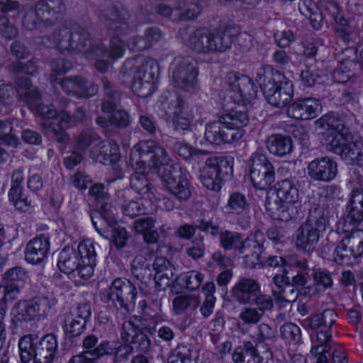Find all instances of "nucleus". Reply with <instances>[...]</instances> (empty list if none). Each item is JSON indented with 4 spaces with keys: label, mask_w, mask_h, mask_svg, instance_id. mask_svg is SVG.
Here are the masks:
<instances>
[{
    "label": "nucleus",
    "mask_w": 363,
    "mask_h": 363,
    "mask_svg": "<svg viewBox=\"0 0 363 363\" xmlns=\"http://www.w3.org/2000/svg\"><path fill=\"white\" fill-rule=\"evenodd\" d=\"M116 202L121 206L123 213L131 218L145 213L143 203L134 198L131 189H124L117 191Z\"/></svg>",
    "instance_id": "cd10ccee"
},
{
    "label": "nucleus",
    "mask_w": 363,
    "mask_h": 363,
    "mask_svg": "<svg viewBox=\"0 0 363 363\" xmlns=\"http://www.w3.org/2000/svg\"><path fill=\"white\" fill-rule=\"evenodd\" d=\"M37 5L51 26L62 17L66 10L63 0H40Z\"/></svg>",
    "instance_id": "f704fd0d"
},
{
    "label": "nucleus",
    "mask_w": 363,
    "mask_h": 363,
    "mask_svg": "<svg viewBox=\"0 0 363 363\" xmlns=\"http://www.w3.org/2000/svg\"><path fill=\"white\" fill-rule=\"evenodd\" d=\"M184 101L182 97L177 94H170L162 102L163 109L167 116L172 118L179 115H184Z\"/></svg>",
    "instance_id": "864d4df0"
},
{
    "label": "nucleus",
    "mask_w": 363,
    "mask_h": 363,
    "mask_svg": "<svg viewBox=\"0 0 363 363\" xmlns=\"http://www.w3.org/2000/svg\"><path fill=\"white\" fill-rule=\"evenodd\" d=\"M176 10L179 11V19L182 21L192 20L197 17L201 11V6L197 3L186 2L184 0L177 3Z\"/></svg>",
    "instance_id": "e2e57ef3"
},
{
    "label": "nucleus",
    "mask_w": 363,
    "mask_h": 363,
    "mask_svg": "<svg viewBox=\"0 0 363 363\" xmlns=\"http://www.w3.org/2000/svg\"><path fill=\"white\" fill-rule=\"evenodd\" d=\"M266 147L270 153L279 157L284 156L292 150V141L289 136L272 134L266 140Z\"/></svg>",
    "instance_id": "4c0bfd02"
},
{
    "label": "nucleus",
    "mask_w": 363,
    "mask_h": 363,
    "mask_svg": "<svg viewBox=\"0 0 363 363\" xmlns=\"http://www.w3.org/2000/svg\"><path fill=\"white\" fill-rule=\"evenodd\" d=\"M186 45L199 54H212L211 30L199 28L189 35Z\"/></svg>",
    "instance_id": "7c9ffc66"
},
{
    "label": "nucleus",
    "mask_w": 363,
    "mask_h": 363,
    "mask_svg": "<svg viewBox=\"0 0 363 363\" xmlns=\"http://www.w3.org/2000/svg\"><path fill=\"white\" fill-rule=\"evenodd\" d=\"M130 186L138 194L146 195L148 199H152L153 186L145 174L140 172L133 174L130 177Z\"/></svg>",
    "instance_id": "3c124183"
},
{
    "label": "nucleus",
    "mask_w": 363,
    "mask_h": 363,
    "mask_svg": "<svg viewBox=\"0 0 363 363\" xmlns=\"http://www.w3.org/2000/svg\"><path fill=\"white\" fill-rule=\"evenodd\" d=\"M106 206L100 207L99 210H91L89 213L92 224L101 235H104L106 233L108 226L115 222L113 208H106Z\"/></svg>",
    "instance_id": "c9c22d12"
},
{
    "label": "nucleus",
    "mask_w": 363,
    "mask_h": 363,
    "mask_svg": "<svg viewBox=\"0 0 363 363\" xmlns=\"http://www.w3.org/2000/svg\"><path fill=\"white\" fill-rule=\"evenodd\" d=\"M327 149L351 164L363 166V140L350 139V136L334 134L328 138Z\"/></svg>",
    "instance_id": "423d86ee"
},
{
    "label": "nucleus",
    "mask_w": 363,
    "mask_h": 363,
    "mask_svg": "<svg viewBox=\"0 0 363 363\" xmlns=\"http://www.w3.org/2000/svg\"><path fill=\"white\" fill-rule=\"evenodd\" d=\"M299 11L308 18L313 28L318 30L322 26L323 17L317 5L311 0H305L299 4Z\"/></svg>",
    "instance_id": "09e8293b"
},
{
    "label": "nucleus",
    "mask_w": 363,
    "mask_h": 363,
    "mask_svg": "<svg viewBox=\"0 0 363 363\" xmlns=\"http://www.w3.org/2000/svg\"><path fill=\"white\" fill-rule=\"evenodd\" d=\"M37 4L34 7H29L23 18V26L29 30L51 26L45 15L40 13Z\"/></svg>",
    "instance_id": "a19ab883"
},
{
    "label": "nucleus",
    "mask_w": 363,
    "mask_h": 363,
    "mask_svg": "<svg viewBox=\"0 0 363 363\" xmlns=\"http://www.w3.org/2000/svg\"><path fill=\"white\" fill-rule=\"evenodd\" d=\"M29 301L37 319L45 318L55 304L54 300H50L47 296H35Z\"/></svg>",
    "instance_id": "6e6d98bb"
},
{
    "label": "nucleus",
    "mask_w": 363,
    "mask_h": 363,
    "mask_svg": "<svg viewBox=\"0 0 363 363\" xmlns=\"http://www.w3.org/2000/svg\"><path fill=\"white\" fill-rule=\"evenodd\" d=\"M308 277L306 274L298 273L291 279L290 284L294 287H301L300 294L306 297H312L319 294V290L315 285H307Z\"/></svg>",
    "instance_id": "13d9d810"
},
{
    "label": "nucleus",
    "mask_w": 363,
    "mask_h": 363,
    "mask_svg": "<svg viewBox=\"0 0 363 363\" xmlns=\"http://www.w3.org/2000/svg\"><path fill=\"white\" fill-rule=\"evenodd\" d=\"M308 172L314 180L329 182L337 176V165L330 157H319L309 163Z\"/></svg>",
    "instance_id": "5701e85b"
},
{
    "label": "nucleus",
    "mask_w": 363,
    "mask_h": 363,
    "mask_svg": "<svg viewBox=\"0 0 363 363\" xmlns=\"http://www.w3.org/2000/svg\"><path fill=\"white\" fill-rule=\"evenodd\" d=\"M205 167L201 171L200 179L208 189L218 191L223 181L233 177L232 162L225 157H206Z\"/></svg>",
    "instance_id": "20e7f679"
},
{
    "label": "nucleus",
    "mask_w": 363,
    "mask_h": 363,
    "mask_svg": "<svg viewBox=\"0 0 363 363\" xmlns=\"http://www.w3.org/2000/svg\"><path fill=\"white\" fill-rule=\"evenodd\" d=\"M154 280L156 288L162 291L172 286L175 281L179 280V277L175 274L174 267H170L169 269L162 273L156 272L154 276Z\"/></svg>",
    "instance_id": "052dcab7"
},
{
    "label": "nucleus",
    "mask_w": 363,
    "mask_h": 363,
    "mask_svg": "<svg viewBox=\"0 0 363 363\" xmlns=\"http://www.w3.org/2000/svg\"><path fill=\"white\" fill-rule=\"evenodd\" d=\"M321 108L319 100L315 98L299 99L288 107L287 114L296 120H308L315 118Z\"/></svg>",
    "instance_id": "4be33fe9"
},
{
    "label": "nucleus",
    "mask_w": 363,
    "mask_h": 363,
    "mask_svg": "<svg viewBox=\"0 0 363 363\" xmlns=\"http://www.w3.org/2000/svg\"><path fill=\"white\" fill-rule=\"evenodd\" d=\"M138 295L137 288L130 280L116 279L108 293V301L111 302L123 316L133 311Z\"/></svg>",
    "instance_id": "39448f33"
},
{
    "label": "nucleus",
    "mask_w": 363,
    "mask_h": 363,
    "mask_svg": "<svg viewBox=\"0 0 363 363\" xmlns=\"http://www.w3.org/2000/svg\"><path fill=\"white\" fill-rule=\"evenodd\" d=\"M259 290V284L254 279H240L232 289L233 296L240 303H248Z\"/></svg>",
    "instance_id": "2f4dec72"
},
{
    "label": "nucleus",
    "mask_w": 363,
    "mask_h": 363,
    "mask_svg": "<svg viewBox=\"0 0 363 363\" xmlns=\"http://www.w3.org/2000/svg\"><path fill=\"white\" fill-rule=\"evenodd\" d=\"M211 35L212 54L225 52L229 50L235 43V33L230 28L211 31Z\"/></svg>",
    "instance_id": "72a5a7b5"
},
{
    "label": "nucleus",
    "mask_w": 363,
    "mask_h": 363,
    "mask_svg": "<svg viewBox=\"0 0 363 363\" xmlns=\"http://www.w3.org/2000/svg\"><path fill=\"white\" fill-rule=\"evenodd\" d=\"M13 323L18 325L19 323H28L35 319L30 301H20L13 308Z\"/></svg>",
    "instance_id": "603ef678"
},
{
    "label": "nucleus",
    "mask_w": 363,
    "mask_h": 363,
    "mask_svg": "<svg viewBox=\"0 0 363 363\" xmlns=\"http://www.w3.org/2000/svg\"><path fill=\"white\" fill-rule=\"evenodd\" d=\"M225 208L232 213L243 214L244 219L241 223L243 227L249 225L250 218L247 214L249 212L250 204L247 203L245 195L239 192L231 194Z\"/></svg>",
    "instance_id": "58836bf2"
},
{
    "label": "nucleus",
    "mask_w": 363,
    "mask_h": 363,
    "mask_svg": "<svg viewBox=\"0 0 363 363\" xmlns=\"http://www.w3.org/2000/svg\"><path fill=\"white\" fill-rule=\"evenodd\" d=\"M346 216L339 222L340 230H347L350 225H359L363 221V189H355L346 207Z\"/></svg>",
    "instance_id": "aec40b11"
},
{
    "label": "nucleus",
    "mask_w": 363,
    "mask_h": 363,
    "mask_svg": "<svg viewBox=\"0 0 363 363\" xmlns=\"http://www.w3.org/2000/svg\"><path fill=\"white\" fill-rule=\"evenodd\" d=\"M319 123L323 128H328L335 130V134H346L344 133L345 124L340 115L335 112H329L323 115L320 119Z\"/></svg>",
    "instance_id": "5fc2aeb1"
},
{
    "label": "nucleus",
    "mask_w": 363,
    "mask_h": 363,
    "mask_svg": "<svg viewBox=\"0 0 363 363\" xmlns=\"http://www.w3.org/2000/svg\"><path fill=\"white\" fill-rule=\"evenodd\" d=\"M197 357V351L193 345L180 343L172 352L168 363H193Z\"/></svg>",
    "instance_id": "79ce46f5"
},
{
    "label": "nucleus",
    "mask_w": 363,
    "mask_h": 363,
    "mask_svg": "<svg viewBox=\"0 0 363 363\" xmlns=\"http://www.w3.org/2000/svg\"><path fill=\"white\" fill-rule=\"evenodd\" d=\"M125 14L123 11H119L111 4L101 6L98 11V17L101 23L107 28L110 34L116 35H125L130 30Z\"/></svg>",
    "instance_id": "2eb2a0df"
},
{
    "label": "nucleus",
    "mask_w": 363,
    "mask_h": 363,
    "mask_svg": "<svg viewBox=\"0 0 363 363\" xmlns=\"http://www.w3.org/2000/svg\"><path fill=\"white\" fill-rule=\"evenodd\" d=\"M250 177L253 186L260 190L267 189L274 182V168L265 155L256 152L249 160Z\"/></svg>",
    "instance_id": "9b49d317"
},
{
    "label": "nucleus",
    "mask_w": 363,
    "mask_h": 363,
    "mask_svg": "<svg viewBox=\"0 0 363 363\" xmlns=\"http://www.w3.org/2000/svg\"><path fill=\"white\" fill-rule=\"evenodd\" d=\"M42 95L40 93L35 99H32L27 106L35 114L43 118L52 120L53 122L59 119V112L52 108V105L44 104L41 102Z\"/></svg>",
    "instance_id": "de8ad7c7"
},
{
    "label": "nucleus",
    "mask_w": 363,
    "mask_h": 363,
    "mask_svg": "<svg viewBox=\"0 0 363 363\" xmlns=\"http://www.w3.org/2000/svg\"><path fill=\"white\" fill-rule=\"evenodd\" d=\"M101 82L104 89L101 111L104 113L112 112L121 101V94L113 88L106 78H103Z\"/></svg>",
    "instance_id": "c03bdc74"
},
{
    "label": "nucleus",
    "mask_w": 363,
    "mask_h": 363,
    "mask_svg": "<svg viewBox=\"0 0 363 363\" xmlns=\"http://www.w3.org/2000/svg\"><path fill=\"white\" fill-rule=\"evenodd\" d=\"M230 88V97L238 104H246L256 98L257 90L252 79L246 75L230 72L226 77Z\"/></svg>",
    "instance_id": "ddd939ff"
},
{
    "label": "nucleus",
    "mask_w": 363,
    "mask_h": 363,
    "mask_svg": "<svg viewBox=\"0 0 363 363\" xmlns=\"http://www.w3.org/2000/svg\"><path fill=\"white\" fill-rule=\"evenodd\" d=\"M155 82L147 79H141L140 76H133L132 89L139 97L145 98L153 93Z\"/></svg>",
    "instance_id": "0e129e2a"
},
{
    "label": "nucleus",
    "mask_w": 363,
    "mask_h": 363,
    "mask_svg": "<svg viewBox=\"0 0 363 363\" xmlns=\"http://www.w3.org/2000/svg\"><path fill=\"white\" fill-rule=\"evenodd\" d=\"M121 337L124 344L118 347L112 345L115 356L123 350L125 354H129L133 350L143 353H147L150 351L151 340L149 336L136 327L131 320L123 323Z\"/></svg>",
    "instance_id": "6e6552de"
},
{
    "label": "nucleus",
    "mask_w": 363,
    "mask_h": 363,
    "mask_svg": "<svg viewBox=\"0 0 363 363\" xmlns=\"http://www.w3.org/2000/svg\"><path fill=\"white\" fill-rule=\"evenodd\" d=\"M91 313L90 304L82 303L67 314L64 323V330L66 335L70 337L80 335L86 328Z\"/></svg>",
    "instance_id": "6ab92c4d"
},
{
    "label": "nucleus",
    "mask_w": 363,
    "mask_h": 363,
    "mask_svg": "<svg viewBox=\"0 0 363 363\" xmlns=\"http://www.w3.org/2000/svg\"><path fill=\"white\" fill-rule=\"evenodd\" d=\"M173 147L174 151L185 160L192 158L194 160L199 161L200 160H204V157L208 155L207 151L194 149L188 144L182 142H176Z\"/></svg>",
    "instance_id": "4d7b16f0"
},
{
    "label": "nucleus",
    "mask_w": 363,
    "mask_h": 363,
    "mask_svg": "<svg viewBox=\"0 0 363 363\" xmlns=\"http://www.w3.org/2000/svg\"><path fill=\"white\" fill-rule=\"evenodd\" d=\"M357 225H350L347 230H340L337 224V232L342 235V240L349 245L356 255H363V230L357 228Z\"/></svg>",
    "instance_id": "e433bc0d"
},
{
    "label": "nucleus",
    "mask_w": 363,
    "mask_h": 363,
    "mask_svg": "<svg viewBox=\"0 0 363 363\" xmlns=\"http://www.w3.org/2000/svg\"><path fill=\"white\" fill-rule=\"evenodd\" d=\"M221 121L225 125H228V128L238 130L242 133V137L244 135L242 128L247 125L249 122V118L245 111L233 110L228 114L223 115L220 117Z\"/></svg>",
    "instance_id": "49530a36"
},
{
    "label": "nucleus",
    "mask_w": 363,
    "mask_h": 363,
    "mask_svg": "<svg viewBox=\"0 0 363 363\" xmlns=\"http://www.w3.org/2000/svg\"><path fill=\"white\" fill-rule=\"evenodd\" d=\"M60 84L67 94L77 98H89L98 92L96 85L80 76L64 77Z\"/></svg>",
    "instance_id": "412c9836"
},
{
    "label": "nucleus",
    "mask_w": 363,
    "mask_h": 363,
    "mask_svg": "<svg viewBox=\"0 0 363 363\" xmlns=\"http://www.w3.org/2000/svg\"><path fill=\"white\" fill-rule=\"evenodd\" d=\"M84 351L73 356L68 363H96V360L105 356L113 354L112 344L108 340L99 342L94 334H88L82 341Z\"/></svg>",
    "instance_id": "1a4fd4ad"
},
{
    "label": "nucleus",
    "mask_w": 363,
    "mask_h": 363,
    "mask_svg": "<svg viewBox=\"0 0 363 363\" xmlns=\"http://www.w3.org/2000/svg\"><path fill=\"white\" fill-rule=\"evenodd\" d=\"M199 297L195 295L182 294L173 300L174 310L177 314L184 313L187 308H196L199 305Z\"/></svg>",
    "instance_id": "680f3d73"
},
{
    "label": "nucleus",
    "mask_w": 363,
    "mask_h": 363,
    "mask_svg": "<svg viewBox=\"0 0 363 363\" xmlns=\"http://www.w3.org/2000/svg\"><path fill=\"white\" fill-rule=\"evenodd\" d=\"M72 51L83 52L91 45V35L87 29L75 26L72 28Z\"/></svg>",
    "instance_id": "a18cd8bd"
},
{
    "label": "nucleus",
    "mask_w": 363,
    "mask_h": 363,
    "mask_svg": "<svg viewBox=\"0 0 363 363\" xmlns=\"http://www.w3.org/2000/svg\"><path fill=\"white\" fill-rule=\"evenodd\" d=\"M9 201L20 211L26 212L31 206V200L23 192V188H11L9 191Z\"/></svg>",
    "instance_id": "bf43d9fd"
},
{
    "label": "nucleus",
    "mask_w": 363,
    "mask_h": 363,
    "mask_svg": "<svg viewBox=\"0 0 363 363\" xmlns=\"http://www.w3.org/2000/svg\"><path fill=\"white\" fill-rule=\"evenodd\" d=\"M171 69L174 86L189 91L195 89L199 75L196 60L189 57H177L171 65Z\"/></svg>",
    "instance_id": "0eeeda50"
},
{
    "label": "nucleus",
    "mask_w": 363,
    "mask_h": 363,
    "mask_svg": "<svg viewBox=\"0 0 363 363\" xmlns=\"http://www.w3.org/2000/svg\"><path fill=\"white\" fill-rule=\"evenodd\" d=\"M298 191L289 179L279 182L274 192L268 194L265 208L269 216L281 221H289L298 214Z\"/></svg>",
    "instance_id": "f257e3e1"
},
{
    "label": "nucleus",
    "mask_w": 363,
    "mask_h": 363,
    "mask_svg": "<svg viewBox=\"0 0 363 363\" xmlns=\"http://www.w3.org/2000/svg\"><path fill=\"white\" fill-rule=\"evenodd\" d=\"M50 239L45 235H40L31 239L24 251L25 259L32 264L43 263L50 252Z\"/></svg>",
    "instance_id": "b1692460"
},
{
    "label": "nucleus",
    "mask_w": 363,
    "mask_h": 363,
    "mask_svg": "<svg viewBox=\"0 0 363 363\" xmlns=\"http://www.w3.org/2000/svg\"><path fill=\"white\" fill-rule=\"evenodd\" d=\"M337 318V314L333 309H325L322 313L310 315L306 322L311 330H317L323 328L330 330Z\"/></svg>",
    "instance_id": "ea45409f"
},
{
    "label": "nucleus",
    "mask_w": 363,
    "mask_h": 363,
    "mask_svg": "<svg viewBox=\"0 0 363 363\" xmlns=\"http://www.w3.org/2000/svg\"><path fill=\"white\" fill-rule=\"evenodd\" d=\"M83 265L73 248L65 247L60 252L57 266L61 272L65 274L77 273L84 279L83 274L80 272Z\"/></svg>",
    "instance_id": "c756f323"
},
{
    "label": "nucleus",
    "mask_w": 363,
    "mask_h": 363,
    "mask_svg": "<svg viewBox=\"0 0 363 363\" xmlns=\"http://www.w3.org/2000/svg\"><path fill=\"white\" fill-rule=\"evenodd\" d=\"M130 164L138 169L159 168L168 164L170 157L166 150L154 140L143 141L131 150Z\"/></svg>",
    "instance_id": "7ed1b4c3"
},
{
    "label": "nucleus",
    "mask_w": 363,
    "mask_h": 363,
    "mask_svg": "<svg viewBox=\"0 0 363 363\" xmlns=\"http://www.w3.org/2000/svg\"><path fill=\"white\" fill-rule=\"evenodd\" d=\"M126 67H134V77L140 76L141 79H147L156 82L159 74V65L155 60L144 59L139 64L135 60H128L125 63Z\"/></svg>",
    "instance_id": "473e14b6"
},
{
    "label": "nucleus",
    "mask_w": 363,
    "mask_h": 363,
    "mask_svg": "<svg viewBox=\"0 0 363 363\" xmlns=\"http://www.w3.org/2000/svg\"><path fill=\"white\" fill-rule=\"evenodd\" d=\"M89 195L94 198L99 208H112L109 203V194L102 184H95L89 189Z\"/></svg>",
    "instance_id": "338daca9"
},
{
    "label": "nucleus",
    "mask_w": 363,
    "mask_h": 363,
    "mask_svg": "<svg viewBox=\"0 0 363 363\" xmlns=\"http://www.w3.org/2000/svg\"><path fill=\"white\" fill-rule=\"evenodd\" d=\"M196 226L199 230L209 233L213 237L218 235L220 245L225 250L238 251L241 244L242 236L240 233L228 230H220L219 226L211 221L200 219Z\"/></svg>",
    "instance_id": "f3484780"
},
{
    "label": "nucleus",
    "mask_w": 363,
    "mask_h": 363,
    "mask_svg": "<svg viewBox=\"0 0 363 363\" xmlns=\"http://www.w3.org/2000/svg\"><path fill=\"white\" fill-rule=\"evenodd\" d=\"M336 191L340 192V189L335 186H328L323 196V191L319 194V199L311 201V207L308 209L307 220L304 222L308 225L316 227L324 231L329 222V203L328 198Z\"/></svg>",
    "instance_id": "4468645a"
},
{
    "label": "nucleus",
    "mask_w": 363,
    "mask_h": 363,
    "mask_svg": "<svg viewBox=\"0 0 363 363\" xmlns=\"http://www.w3.org/2000/svg\"><path fill=\"white\" fill-rule=\"evenodd\" d=\"M21 362L28 363L33 359L35 363H52L57 352V341L53 334L41 338L35 335L23 336L18 342Z\"/></svg>",
    "instance_id": "f03ea898"
},
{
    "label": "nucleus",
    "mask_w": 363,
    "mask_h": 363,
    "mask_svg": "<svg viewBox=\"0 0 363 363\" xmlns=\"http://www.w3.org/2000/svg\"><path fill=\"white\" fill-rule=\"evenodd\" d=\"M77 254L84 264L80 272L83 274L84 279L86 280L93 275L96 266V252L94 242L91 240L81 242L77 247Z\"/></svg>",
    "instance_id": "393cba45"
},
{
    "label": "nucleus",
    "mask_w": 363,
    "mask_h": 363,
    "mask_svg": "<svg viewBox=\"0 0 363 363\" xmlns=\"http://www.w3.org/2000/svg\"><path fill=\"white\" fill-rule=\"evenodd\" d=\"M264 235L260 231L251 233L246 239L242 240L238 252L242 255L243 262L249 267H255L259 262H263Z\"/></svg>",
    "instance_id": "dca6fc26"
},
{
    "label": "nucleus",
    "mask_w": 363,
    "mask_h": 363,
    "mask_svg": "<svg viewBox=\"0 0 363 363\" xmlns=\"http://www.w3.org/2000/svg\"><path fill=\"white\" fill-rule=\"evenodd\" d=\"M161 179L168 191L179 201L189 199L191 196L190 184L180 169L173 166L164 167Z\"/></svg>",
    "instance_id": "f8f14e48"
},
{
    "label": "nucleus",
    "mask_w": 363,
    "mask_h": 363,
    "mask_svg": "<svg viewBox=\"0 0 363 363\" xmlns=\"http://www.w3.org/2000/svg\"><path fill=\"white\" fill-rule=\"evenodd\" d=\"M72 28L65 26L57 28L51 35L41 38L43 45L59 50L72 51Z\"/></svg>",
    "instance_id": "c85d7f7f"
},
{
    "label": "nucleus",
    "mask_w": 363,
    "mask_h": 363,
    "mask_svg": "<svg viewBox=\"0 0 363 363\" xmlns=\"http://www.w3.org/2000/svg\"><path fill=\"white\" fill-rule=\"evenodd\" d=\"M323 232L316 227L303 223L296 231V247L304 252H312L316 247L320 239V233Z\"/></svg>",
    "instance_id": "bb28decb"
},
{
    "label": "nucleus",
    "mask_w": 363,
    "mask_h": 363,
    "mask_svg": "<svg viewBox=\"0 0 363 363\" xmlns=\"http://www.w3.org/2000/svg\"><path fill=\"white\" fill-rule=\"evenodd\" d=\"M90 157L104 164L116 162L120 158L118 145L112 140H103L90 150Z\"/></svg>",
    "instance_id": "a878e982"
},
{
    "label": "nucleus",
    "mask_w": 363,
    "mask_h": 363,
    "mask_svg": "<svg viewBox=\"0 0 363 363\" xmlns=\"http://www.w3.org/2000/svg\"><path fill=\"white\" fill-rule=\"evenodd\" d=\"M205 138L211 144L220 145L238 141L242 138V133L228 128L219 118L206 125Z\"/></svg>",
    "instance_id": "a211bd4d"
},
{
    "label": "nucleus",
    "mask_w": 363,
    "mask_h": 363,
    "mask_svg": "<svg viewBox=\"0 0 363 363\" xmlns=\"http://www.w3.org/2000/svg\"><path fill=\"white\" fill-rule=\"evenodd\" d=\"M16 86L18 99L26 105L40 94L38 89L33 86L31 80L26 77L17 78Z\"/></svg>",
    "instance_id": "37998d69"
},
{
    "label": "nucleus",
    "mask_w": 363,
    "mask_h": 363,
    "mask_svg": "<svg viewBox=\"0 0 363 363\" xmlns=\"http://www.w3.org/2000/svg\"><path fill=\"white\" fill-rule=\"evenodd\" d=\"M64 125L65 124L60 123V118L54 122L45 121L42 124L45 129L50 131L55 140L60 143H65L69 140V135L63 128Z\"/></svg>",
    "instance_id": "69168bd1"
},
{
    "label": "nucleus",
    "mask_w": 363,
    "mask_h": 363,
    "mask_svg": "<svg viewBox=\"0 0 363 363\" xmlns=\"http://www.w3.org/2000/svg\"><path fill=\"white\" fill-rule=\"evenodd\" d=\"M263 94L271 106L284 108L292 100L294 86L284 74H278L272 79V82L264 84Z\"/></svg>",
    "instance_id": "9d476101"
},
{
    "label": "nucleus",
    "mask_w": 363,
    "mask_h": 363,
    "mask_svg": "<svg viewBox=\"0 0 363 363\" xmlns=\"http://www.w3.org/2000/svg\"><path fill=\"white\" fill-rule=\"evenodd\" d=\"M334 261L340 265L348 266L352 264L360 255H356L349 245L342 239L337 243L334 250Z\"/></svg>",
    "instance_id": "8fccbe9b"
},
{
    "label": "nucleus",
    "mask_w": 363,
    "mask_h": 363,
    "mask_svg": "<svg viewBox=\"0 0 363 363\" xmlns=\"http://www.w3.org/2000/svg\"><path fill=\"white\" fill-rule=\"evenodd\" d=\"M312 277L314 283L312 285H315L317 289L320 291L325 290L331 288L333 286V279L330 274L321 269H314L312 273Z\"/></svg>",
    "instance_id": "774afa93"
}]
</instances>
